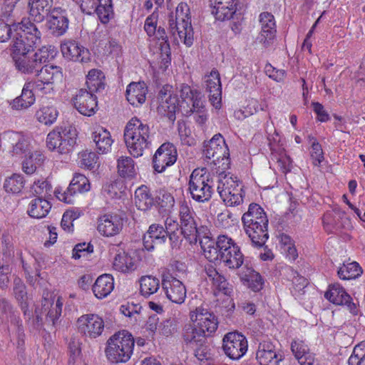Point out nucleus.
I'll return each instance as SVG.
<instances>
[{
	"label": "nucleus",
	"instance_id": "1",
	"mask_svg": "<svg viewBox=\"0 0 365 365\" xmlns=\"http://www.w3.org/2000/svg\"><path fill=\"white\" fill-rule=\"evenodd\" d=\"M243 229L253 246L262 247L269 237L268 219L264 210L256 203H251L242 217Z\"/></svg>",
	"mask_w": 365,
	"mask_h": 365
},
{
	"label": "nucleus",
	"instance_id": "2",
	"mask_svg": "<svg viewBox=\"0 0 365 365\" xmlns=\"http://www.w3.org/2000/svg\"><path fill=\"white\" fill-rule=\"evenodd\" d=\"M124 140L129 153L134 158L142 156L151 143L149 125L137 117L132 118L125 127Z\"/></svg>",
	"mask_w": 365,
	"mask_h": 365
},
{
	"label": "nucleus",
	"instance_id": "3",
	"mask_svg": "<svg viewBox=\"0 0 365 365\" xmlns=\"http://www.w3.org/2000/svg\"><path fill=\"white\" fill-rule=\"evenodd\" d=\"M134 345L133 336L126 330L120 331L107 341L106 355L112 363H125L133 354Z\"/></svg>",
	"mask_w": 365,
	"mask_h": 365
},
{
	"label": "nucleus",
	"instance_id": "4",
	"mask_svg": "<svg viewBox=\"0 0 365 365\" xmlns=\"http://www.w3.org/2000/svg\"><path fill=\"white\" fill-rule=\"evenodd\" d=\"M217 192L227 206H236L243 201L245 192L244 185L236 176L224 174V171L219 173L217 177Z\"/></svg>",
	"mask_w": 365,
	"mask_h": 365
},
{
	"label": "nucleus",
	"instance_id": "5",
	"mask_svg": "<svg viewBox=\"0 0 365 365\" xmlns=\"http://www.w3.org/2000/svg\"><path fill=\"white\" fill-rule=\"evenodd\" d=\"M56 50L53 46H44L32 55L25 54L15 58L16 68L24 73H38L42 64L53 59Z\"/></svg>",
	"mask_w": 365,
	"mask_h": 365
},
{
	"label": "nucleus",
	"instance_id": "6",
	"mask_svg": "<svg viewBox=\"0 0 365 365\" xmlns=\"http://www.w3.org/2000/svg\"><path fill=\"white\" fill-rule=\"evenodd\" d=\"M212 182L205 168L195 169L190 176L188 183L192 198L198 202L210 200L213 193Z\"/></svg>",
	"mask_w": 365,
	"mask_h": 365
},
{
	"label": "nucleus",
	"instance_id": "7",
	"mask_svg": "<svg viewBox=\"0 0 365 365\" xmlns=\"http://www.w3.org/2000/svg\"><path fill=\"white\" fill-rule=\"evenodd\" d=\"M204 155L206 158L212 160V163L222 169H227L230 165L229 148L221 134L215 135L212 138L204 145Z\"/></svg>",
	"mask_w": 365,
	"mask_h": 365
},
{
	"label": "nucleus",
	"instance_id": "8",
	"mask_svg": "<svg viewBox=\"0 0 365 365\" xmlns=\"http://www.w3.org/2000/svg\"><path fill=\"white\" fill-rule=\"evenodd\" d=\"M179 217L180 234L190 244H195L200 238V230L197 228L195 212L186 202H182L180 206Z\"/></svg>",
	"mask_w": 365,
	"mask_h": 365
},
{
	"label": "nucleus",
	"instance_id": "9",
	"mask_svg": "<svg viewBox=\"0 0 365 365\" xmlns=\"http://www.w3.org/2000/svg\"><path fill=\"white\" fill-rule=\"evenodd\" d=\"M221 262L230 269L240 268L244 262V256L240 247L227 235H220Z\"/></svg>",
	"mask_w": 365,
	"mask_h": 365
},
{
	"label": "nucleus",
	"instance_id": "10",
	"mask_svg": "<svg viewBox=\"0 0 365 365\" xmlns=\"http://www.w3.org/2000/svg\"><path fill=\"white\" fill-rule=\"evenodd\" d=\"M248 342L245 336L238 331L226 334L222 339V349L232 360L241 359L247 352Z\"/></svg>",
	"mask_w": 365,
	"mask_h": 365
},
{
	"label": "nucleus",
	"instance_id": "11",
	"mask_svg": "<svg viewBox=\"0 0 365 365\" xmlns=\"http://www.w3.org/2000/svg\"><path fill=\"white\" fill-rule=\"evenodd\" d=\"M36 80L32 81L37 89L42 93H50L53 90V85L61 81L63 73L61 68L53 65H45L41 66L36 73Z\"/></svg>",
	"mask_w": 365,
	"mask_h": 365
},
{
	"label": "nucleus",
	"instance_id": "12",
	"mask_svg": "<svg viewBox=\"0 0 365 365\" xmlns=\"http://www.w3.org/2000/svg\"><path fill=\"white\" fill-rule=\"evenodd\" d=\"M177 158V149L173 143L162 144L153 158L154 170L158 173H163L167 167L173 165L176 162Z\"/></svg>",
	"mask_w": 365,
	"mask_h": 365
},
{
	"label": "nucleus",
	"instance_id": "13",
	"mask_svg": "<svg viewBox=\"0 0 365 365\" xmlns=\"http://www.w3.org/2000/svg\"><path fill=\"white\" fill-rule=\"evenodd\" d=\"M190 318L201 330L204 331L207 336H211L218 327L217 317L208 309L198 307L190 312Z\"/></svg>",
	"mask_w": 365,
	"mask_h": 365
},
{
	"label": "nucleus",
	"instance_id": "14",
	"mask_svg": "<svg viewBox=\"0 0 365 365\" xmlns=\"http://www.w3.org/2000/svg\"><path fill=\"white\" fill-rule=\"evenodd\" d=\"M77 327L81 334L95 339L101 335L104 329V322L98 315L86 314L78 319Z\"/></svg>",
	"mask_w": 365,
	"mask_h": 365
},
{
	"label": "nucleus",
	"instance_id": "15",
	"mask_svg": "<svg viewBox=\"0 0 365 365\" xmlns=\"http://www.w3.org/2000/svg\"><path fill=\"white\" fill-rule=\"evenodd\" d=\"M323 225L327 232L332 233L351 227L350 220L346 216L345 212L340 208H334L327 212L323 216Z\"/></svg>",
	"mask_w": 365,
	"mask_h": 365
},
{
	"label": "nucleus",
	"instance_id": "16",
	"mask_svg": "<svg viewBox=\"0 0 365 365\" xmlns=\"http://www.w3.org/2000/svg\"><path fill=\"white\" fill-rule=\"evenodd\" d=\"M72 101L75 108L82 115L91 116L97 110V97L86 89L78 90Z\"/></svg>",
	"mask_w": 365,
	"mask_h": 365
},
{
	"label": "nucleus",
	"instance_id": "17",
	"mask_svg": "<svg viewBox=\"0 0 365 365\" xmlns=\"http://www.w3.org/2000/svg\"><path fill=\"white\" fill-rule=\"evenodd\" d=\"M2 139L13 156L23 157L30 154L29 142L21 133L9 131L4 133Z\"/></svg>",
	"mask_w": 365,
	"mask_h": 365
},
{
	"label": "nucleus",
	"instance_id": "18",
	"mask_svg": "<svg viewBox=\"0 0 365 365\" xmlns=\"http://www.w3.org/2000/svg\"><path fill=\"white\" fill-rule=\"evenodd\" d=\"M162 286L166 297L172 302L176 304L184 302L186 297V289L179 279L172 276L166 277L163 279Z\"/></svg>",
	"mask_w": 365,
	"mask_h": 365
},
{
	"label": "nucleus",
	"instance_id": "19",
	"mask_svg": "<svg viewBox=\"0 0 365 365\" xmlns=\"http://www.w3.org/2000/svg\"><path fill=\"white\" fill-rule=\"evenodd\" d=\"M123 227V219L118 214H106L98 218V230L103 236H115Z\"/></svg>",
	"mask_w": 365,
	"mask_h": 365
},
{
	"label": "nucleus",
	"instance_id": "20",
	"mask_svg": "<svg viewBox=\"0 0 365 365\" xmlns=\"http://www.w3.org/2000/svg\"><path fill=\"white\" fill-rule=\"evenodd\" d=\"M61 50L64 58L73 61L87 63L91 60L89 51L75 41L61 43Z\"/></svg>",
	"mask_w": 365,
	"mask_h": 365
},
{
	"label": "nucleus",
	"instance_id": "21",
	"mask_svg": "<svg viewBox=\"0 0 365 365\" xmlns=\"http://www.w3.org/2000/svg\"><path fill=\"white\" fill-rule=\"evenodd\" d=\"M168 239L165 228L159 224L151 225L143 235V246L148 251H153L155 247L163 245Z\"/></svg>",
	"mask_w": 365,
	"mask_h": 365
},
{
	"label": "nucleus",
	"instance_id": "22",
	"mask_svg": "<svg viewBox=\"0 0 365 365\" xmlns=\"http://www.w3.org/2000/svg\"><path fill=\"white\" fill-rule=\"evenodd\" d=\"M205 89L209 93V99L215 108L221 106L222 86L220 73L217 70H212L210 75L205 76Z\"/></svg>",
	"mask_w": 365,
	"mask_h": 365
},
{
	"label": "nucleus",
	"instance_id": "23",
	"mask_svg": "<svg viewBox=\"0 0 365 365\" xmlns=\"http://www.w3.org/2000/svg\"><path fill=\"white\" fill-rule=\"evenodd\" d=\"M48 26L54 36L63 35L68 28V19L66 11L61 8H54L50 13Z\"/></svg>",
	"mask_w": 365,
	"mask_h": 365
},
{
	"label": "nucleus",
	"instance_id": "24",
	"mask_svg": "<svg viewBox=\"0 0 365 365\" xmlns=\"http://www.w3.org/2000/svg\"><path fill=\"white\" fill-rule=\"evenodd\" d=\"M261 34L259 40L264 46H268L274 39L276 34V25L274 16L269 12H263L259 15Z\"/></svg>",
	"mask_w": 365,
	"mask_h": 365
},
{
	"label": "nucleus",
	"instance_id": "25",
	"mask_svg": "<svg viewBox=\"0 0 365 365\" xmlns=\"http://www.w3.org/2000/svg\"><path fill=\"white\" fill-rule=\"evenodd\" d=\"M324 297L330 302L336 305H347L351 311L356 309L354 303L351 302V297L339 284L329 286V290L325 292Z\"/></svg>",
	"mask_w": 365,
	"mask_h": 365
},
{
	"label": "nucleus",
	"instance_id": "26",
	"mask_svg": "<svg viewBox=\"0 0 365 365\" xmlns=\"http://www.w3.org/2000/svg\"><path fill=\"white\" fill-rule=\"evenodd\" d=\"M256 359L260 365H269L272 363L276 364L281 360L278 359L275 346L268 340H264L259 344Z\"/></svg>",
	"mask_w": 365,
	"mask_h": 365
},
{
	"label": "nucleus",
	"instance_id": "27",
	"mask_svg": "<svg viewBox=\"0 0 365 365\" xmlns=\"http://www.w3.org/2000/svg\"><path fill=\"white\" fill-rule=\"evenodd\" d=\"M291 350L301 365H317L314 355L309 351L308 346L302 340H293Z\"/></svg>",
	"mask_w": 365,
	"mask_h": 365
},
{
	"label": "nucleus",
	"instance_id": "28",
	"mask_svg": "<svg viewBox=\"0 0 365 365\" xmlns=\"http://www.w3.org/2000/svg\"><path fill=\"white\" fill-rule=\"evenodd\" d=\"M34 92H40L35 83L32 81L26 83L22 89L21 95L13 101L12 107L19 110L31 106L35 101Z\"/></svg>",
	"mask_w": 365,
	"mask_h": 365
},
{
	"label": "nucleus",
	"instance_id": "29",
	"mask_svg": "<svg viewBox=\"0 0 365 365\" xmlns=\"http://www.w3.org/2000/svg\"><path fill=\"white\" fill-rule=\"evenodd\" d=\"M53 0H29V15L34 21L42 22L51 11Z\"/></svg>",
	"mask_w": 365,
	"mask_h": 365
},
{
	"label": "nucleus",
	"instance_id": "30",
	"mask_svg": "<svg viewBox=\"0 0 365 365\" xmlns=\"http://www.w3.org/2000/svg\"><path fill=\"white\" fill-rule=\"evenodd\" d=\"M148 88L144 82L130 83L125 92L128 101L133 106H138L145 101Z\"/></svg>",
	"mask_w": 365,
	"mask_h": 365
},
{
	"label": "nucleus",
	"instance_id": "31",
	"mask_svg": "<svg viewBox=\"0 0 365 365\" xmlns=\"http://www.w3.org/2000/svg\"><path fill=\"white\" fill-rule=\"evenodd\" d=\"M207 335L204 331L194 322L193 324H186L182 330V338L185 342L192 345H202L206 339Z\"/></svg>",
	"mask_w": 365,
	"mask_h": 365
},
{
	"label": "nucleus",
	"instance_id": "32",
	"mask_svg": "<svg viewBox=\"0 0 365 365\" xmlns=\"http://www.w3.org/2000/svg\"><path fill=\"white\" fill-rule=\"evenodd\" d=\"M114 288V280L111 274H104L97 278L93 285V292L98 299L107 297Z\"/></svg>",
	"mask_w": 365,
	"mask_h": 365
},
{
	"label": "nucleus",
	"instance_id": "33",
	"mask_svg": "<svg viewBox=\"0 0 365 365\" xmlns=\"http://www.w3.org/2000/svg\"><path fill=\"white\" fill-rule=\"evenodd\" d=\"M19 0H4L1 9L0 20L16 24L20 16Z\"/></svg>",
	"mask_w": 365,
	"mask_h": 365
},
{
	"label": "nucleus",
	"instance_id": "34",
	"mask_svg": "<svg viewBox=\"0 0 365 365\" xmlns=\"http://www.w3.org/2000/svg\"><path fill=\"white\" fill-rule=\"evenodd\" d=\"M135 204L140 210L147 211L155 205V198L145 185L139 187L135 192Z\"/></svg>",
	"mask_w": 365,
	"mask_h": 365
},
{
	"label": "nucleus",
	"instance_id": "35",
	"mask_svg": "<svg viewBox=\"0 0 365 365\" xmlns=\"http://www.w3.org/2000/svg\"><path fill=\"white\" fill-rule=\"evenodd\" d=\"M92 137L99 153H106L110 150L113 140L108 130L101 127L98 128L93 133Z\"/></svg>",
	"mask_w": 365,
	"mask_h": 365
},
{
	"label": "nucleus",
	"instance_id": "36",
	"mask_svg": "<svg viewBox=\"0 0 365 365\" xmlns=\"http://www.w3.org/2000/svg\"><path fill=\"white\" fill-rule=\"evenodd\" d=\"M51 208L48 200L42 197L32 200L29 204L28 214L34 218H43L46 217Z\"/></svg>",
	"mask_w": 365,
	"mask_h": 365
},
{
	"label": "nucleus",
	"instance_id": "37",
	"mask_svg": "<svg viewBox=\"0 0 365 365\" xmlns=\"http://www.w3.org/2000/svg\"><path fill=\"white\" fill-rule=\"evenodd\" d=\"M238 3H229V4H210L212 10L211 13L213 14L217 20L226 21L233 17V15L237 11V6Z\"/></svg>",
	"mask_w": 365,
	"mask_h": 365
},
{
	"label": "nucleus",
	"instance_id": "38",
	"mask_svg": "<svg viewBox=\"0 0 365 365\" xmlns=\"http://www.w3.org/2000/svg\"><path fill=\"white\" fill-rule=\"evenodd\" d=\"M105 75L98 69H91L88 75L86 86L88 91L93 93L101 92L105 89Z\"/></svg>",
	"mask_w": 365,
	"mask_h": 365
},
{
	"label": "nucleus",
	"instance_id": "39",
	"mask_svg": "<svg viewBox=\"0 0 365 365\" xmlns=\"http://www.w3.org/2000/svg\"><path fill=\"white\" fill-rule=\"evenodd\" d=\"M21 31L19 32L21 36L28 41L29 46L36 47L41 43V33L37 26L31 21L21 23Z\"/></svg>",
	"mask_w": 365,
	"mask_h": 365
},
{
	"label": "nucleus",
	"instance_id": "40",
	"mask_svg": "<svg viewBox=\"0 0 365 365\" xmlns=\"http://www.w3.org/2000/svg\"><path fill=\"white\" fill-rule=\"evenodd\" d=\"M14 294L17 299V301L20 304L21 309L24 312V314L29 315V318L30 319V314L29 312V305L27 303V292L25 284L23 281L19 278L16 277L14 279Z\"/></svg>",
	"mask_w": 365,
	"mask_h": 365
},
{
	"label": "nucleus",
	"instance_id": "41",
	"mask_svg": "<svg viewBox=\"0 0 365 365\" xmlns=\"http://www.w3.org/2000/svg\"><path fill=\"white\" fill-rule=\"evenodd\" d=\"M62 136L63 145L61 150L64 152H70L76 143L77 130L71 125L58 126Z\"/></svg>",
	"mask_w": 365,
	"mask_h": 365
},
{
	"label": "nucleus",
	"instance_id": "42",
	"mask_svg": "<svg viewBox=\"0 0 365 365\" xmlns=\"http://www.w3.org/2000/svg\"><path fill=\"white\" fill-rule=\"evenodd\" d=\"M175 205L173 196L165 190H159L155 198V205L158 208L160 213L168 215Z\"/></svg>",
	"mask_w": 365,
	"mask_h": 365
},
{
	"label": "nucleus",
	"instance_id": "43",
	"mask_svg": "<svg viewBox=\"0 0 365 365\" xmlns=\"http://www.w3.org/2000/svg\"><path fill=\"white\" fill-rule=\"evenodd\" d=\"M113 268L121 272H128L135 268L133 259L125 251L117 253L113 262Z\"/></svg>",
	"mask_w": 365,
	"mask_h": 365
},
{
	"label": "nucleus",
	"instance_id": "44",
	"mask_svg": "<svg viewBox=\"0 0 365 365\" xmlns=\"http://www.w3.org/2000/svg\"><path fill=\"white\" fill-rule=\"evenodd\" d=\"M48 305H51V308L48 312L46 319L55 326L61 314L63 302L61 298L58 297L56 304H53V299L50 300L44 297L42 302L43 308L46 310V307H48Z\"/></svg>",
	"mask_w": 365,
	"mask_h": 365
},
{
	"label": "nucleus",
	"instance_id": "45",
	"mask_svg": "<svg viewBox=\"0 0 365 365\" xmlns=\"http://www.w3.org/2000/svg\"><path fill=\"white\" fill-rule=\"evenodd\" d=\"M178 23V24L181 25L182 27H183V29H185V31H184V33L180 31V39L183 40L184 43L187 46H190L193 43V29L191 25V18L187 17V16H182V19H180L178 16H176V15L173 16V21H175Z\"/></svg>",
	"mask_w": 365,
	"mask_h": 365
},
{
	"label": "nucleus",
	"instance_id": "46",
	"mask_svg": "<svg viewBox=\"0 0 365 365\" xmlns=\"http://www.w3.org/2000/svg\"><path fill=\"white\" fill-rule=\"evenodd\" d=\"M240 277L248 283L249 287L254 292H259L263 287L264 281L262 276L251 268L247 267L246 272H242Z\"/></svg>",
	"mask_w": 365,
	"mask_h": 365
},
{
	"label": "nucleus",
	"instance_id": "47",
	"mask_svg": "<svg viewBox=\"0 0 365 365\" xmlns=\"http://www.w3.org/2000/svg\"><path fill=\"white\" fill-rule=\"evenodd\" d=\"M44 159V155L40 152L36 151L31 153L22 163L23 171L28 175L33 174L37 167L43 164Z\"/></svg>",
	"mask_w": 365,
	"mask_h": 365
},
{
	"label": "nucleus",
	"instance_id": "48",
	"mask_svg": "<svg viewBox=\"0 0 365 365\" xmlns=\"http://www.w3.org/2000/svg\"><path fill=\"white\" fill-rule=\"evenodd\" d=\"M337 273L340 279L347 280L360 276L362 269L357 262H352L346 264H344L342 267H339Z\"/></svg>",
	"mask_w": 365,
	"mask_h": 365
},
{
	"label": "nucleus",
	"instance_id": "49",
	"mask_svg": "<svg viewBox=\"0 0 365 365\" xmlns=\"http://www.w3.org/2000/svg\"><path fill=\"white\" fill-rule=\"evenodd\" d=\"M140 293L144 297H149L155 293L160 287V281L153 276H143L140 278Z\"/></svg>",
	"mask_w": 365,
	"mask_h": 365
},
{
	"label": "nucleus",
	"instance_id": "50",
	"mask_svg": "<svg viewBox=\"0 0 365 365\" xmlns=\"http://www.w3.org/2000/svg\"><path fill=\"white\" fill-rule=\"evenodd\" d=\"M98 4L95 7L94 11L102 24H106L113 15L111 0H98Z\"/></svg>",
	"mask_w": 365,
	"mask_h": 365
},
{
	"label": "nucleus",
	"instance_id": "51",
	"mask_svg": "<svg viewBox=\"0 0 365 365\" xmlns=\"http://www.w3.org/2000/svg\"><path fill=\"white\" fill-rule=\"evenodd\" d=\"M58 115V113L54 107L46 106L36 111V118L41 123L50 125L56 120Z\"/></svg>",
	"mask_w": 365,
	"mask_h": 365
},
{
	"label": "nucleus",
	"instance_id": "52",
	"mask_svg": "<svg viewBox=\"0 0 365 365\" xmlns=\"http://www.w3.org/2000/svg\"><path fill=\"white\" fill-rule=\"evenodd\" d=\"M33 48L31 45H28V41L20 33L15 34L11 44V51L14 55L21 56L29 54Z\"/></svg>",
	"mask_w": 365,
	"mask_h": 365
},
{
	"label": "nucleus",
	"instance_id": "53",
	"mask_svg": "<svg viewBox=\"0 0 365 365\" xmlns=\"http://www.w3.org/2000/svg\"><path fill=\"white\" fill-rule=\"evenodd\" d=\"M90 187L89 181L84 175L76 174L68 186V192H71L74 195L78 192H87Z\"/></svg>",
	"mask_w": 365,
	"mask_h": 365
},
{
	"label": "nucleus",
	"instance_id": "54",
	"mask_svg": "<svg viewBox=\"0 0 365 365\" xmlns=\"http://www.w3.org/2000/svg\"><path fill=\"white\" fill-rule=\"evenodd\" d=\"M179 101L177 96H170L166 101L160 103V108L163 110L170 120H175V113L178 110Z\"/></svg>",
	"mask_w": 365,
	"mask_h": 365
},
{
	"label": "nucleus",
	"instance_id": "55",
	"mask_svg": "<svg viewBox=\"0 0 365 365\" xmlns=\"http://www.w3.org/2000/svg\"><path fill=\"white\" fill-rule=\"evenodd\" d=\"M58 127L51 131L46 138V145L51 150H56L58 153H68V152H64L61 150L63 140L61 133L58 130Z\"/></svg>",
	"mask_w": 365,
	"mask_h": 365
},
{
	"label": "nucleus",
	"instance_id": "56",
	"mask_svg": "<svg viewBox=\"0 0 365 365\" xmlns=\"http://www.w3.org/2000/svg\"><path fill=\"white\" fill-rule=\"evenodd\" d=\"M24 186V180L22 175L14 174L7 178L4 183V188L7 192L19 193Z\"/></svg>",
	"mask_w": 365,
	"mask_h": 365
},
{
	"label": "nucleus",
	"instance_id": "57",
	"mask_svg": "<svg viewBox=\"0 0 365 365\" xmlns=\"http://www.w3.org/2000/svg\"><path fill=\"white\" fill-rule=\"evenodd\" d=\"M118 170L120 176L132 177L135 173L133 160L128 156H122L118 160Z\"/></svg>",
	"mask_w": 365,
	"mask_h": 365
},
{
	"label": "nucleus",
	"instance_id": "58",
	"mask_svg": "<svg viewBox=\"0 0 365 365\" xmlns=\"http://www.w3.org/2000/svg\"><path fill=\"white\" fill-rule=\"evenodd\" d=\"M220 236L215 242H211L207 247L202 246L204 251L205 257L210 262H217L220 260L221 262V245H220Z\"/></svg>",
	"mask_w": 365,
	"mask_h": 365
},
{
	"label": "nucleus",
	"instance_id": "59",
	"mask_svg": "<svg viewBox=\"0 0 365 365\" xmlns=\"http://www.w3.org/2000/svg\"><path fill=\"white\" fill-rule=\"evenodd\" d=\"M348 363L349 365L365 364V341L355 346Z\"/></svg>",
	"mask_w": 365,
	"mask_h": 365
},
{
	"label": "nucleus",
	"instance_id": "60",
	"mask_svg": "<svg viewBox=\"0 0 365 365\" xmlns=\"http://www.w3.org/2000/svg\"><path fill=\"white\" fill-rule=\"evenodd\" d=\"M272 155L273 156L272 159H276L277 163L283 173L286 174L291 171L292 161L284 151L279 154H274L272 152Z\"/></svg>",
	"mask_w": 365,
	"mask_h": 365
},
{
	"label": "nucleus",
	"instance_id": "61",
	"mask_svg": "<svg viewBox=\"0 0 365 365\" xmlns=\"http://www.w3.org/2000/svg\"><path fill=\"white\" fill-rule=\"evenodd\" d=\"M51 185L46 180H38L35 181L31 187V192L37 197H46L47 194L51 190Z\"/></svg>",
	"mask_w": 365,
	"mask_h": 365
},
{
	"label": "nucleus",
	"instance_id": "62",
	"mask_svg": "<svg viewBox=\"0 0 365 365\" xmlns=\"http://www.w3.org/2000/svg\"><path fill=\"white\" fill-rule=\"evenodd\" d=\"M80 165L81 168H86L91 170L94 168L97 162L98 157L94 152L83 151L79 153Z\"/></svg>",
	"mask_w": 365,
	"mask_h": 365
},
{
	"label": "nucleus",
	"instance_id": "63",
	"mask_svg": "<svg viewBox=\"0 0 365 365\" xmlns=\"http://www.w3.org/2000/svg\"><path fill=\"white\" fill-rule=\"evenodd\" d=\"M312 143L311 157L313 160V164L315 166H319L324 160V153L321 145L313 137H309Z\"/></svg>",
	"mask_w": 365,
	"mask_h": 365
},
{
	"label": "nucleus",
	"instance_id": "64",
	"mask_svg": "<svg viewBox=\"0 0 365 365\" xmlns=\"http://www.w3.org/2000/svg\"><path fill=\"white\" fill-rule=\"evenodd\" d=\"M213 286L219 291L222 292L225 295H230L231 293V287H230L229 283L227 282L225 277L221 274H218L215 279L211 280Z\"/></svg>",
	"mask_w": 365,
	"mask_h": 365
}]
</instances>
